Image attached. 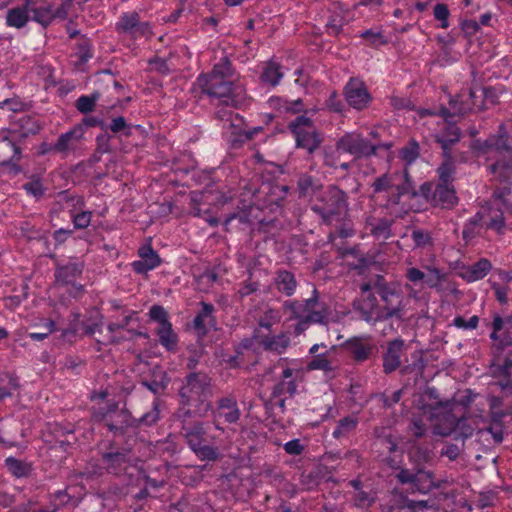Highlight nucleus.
Segmentation results:
<instances>
[{"mask_svg":"<svg viewBox=\"0 0 512 512\" xmlns=\"http://www.w3.org/2000/svg\"><path fill=\"white\" fill-rule=\"evenodd\" d=\"M209 380L205 375L191 374L187 378V383L181 388V398L192 407H195L194 413L199 416H205L211 409L208 401Z\"/></svg>","mask_w":512,"mask_h":512,"instance_id":"6","label":"nucleus"},{"mask_svg":"<svg viewBox=\"0 0 512 512\" xmlns=\"http://www.w3.org/2000/svg\"><path fill=\"white\" fill-rule=\"evenodd\" d=\"M126 127V121L123 117L114 118L110 124V129L113 132H120Z\"/></svg>","mask_w":512,"mask_h":512,"instance_id":"58","label":"nucleus"},{"mask_svg":"<svg viewBox=\"0 0 512 512\" xmlns=\"http://www.w3.org/2000/svg\"><path fill=\"white\" fill-rule=\"evenodd\" d=\"M495 295H496V298L498 301H500L501 303H505L506 300H507V292L504 288L502 287H496L495 288Z\"/></svg>","mask_w":512,"mask_h":512,"instance_id":"61","label":"nucleus"},{"mask_svg":"<svg viewBox=\"0 0 512 512\" xmlns=\"http://www.w3.org/2000/svg\"><path fill=\"white\" fill-rule=\"evenodd\" d=\"M73 217V223L76 228H86L91 222V212L84 211L75 214Z\"/></svg>","mask_w":512,"mask_h":512,"instance_id":"50","label":"nucleus"},{"mask_svg":"<svg viewBox=\"0 0 512 512\" xmlns=\"http://www.w3.org/2000/svg\"><path fill=\"white\" fill-rule=\"evenodd\" d=\"M442 454L448 457L450 460H454L459 455V448L456 445H448L443 451Z\"/></svg>","mask_w":512,"mask_h":512,"instance_id":"59","label":"nucleus"},{"mask_svg":"<svg viewBox=\"0 0 512 512\" xmlns=\"http://www.w3.org/2000/svg\"><path fill=\"white\" fill-rule=\"evenodd\" d=\"M397 478L403 484H410L413 491L420 493H427L433 487L432 475L422 470H419L415 474L408 470H401Z\"/></svg>","mask_w":512,"mask_h":512,"instance_id":"15","label":"nucleus"},{"mask_svg":"<svg viewBox=\"0 0 512 512\" xmlns=\"http://www.w3.org/2000/svg\"><path fill=\"white\" fill-rule=\"evenodd\" d=\"M330 368V362L324 354L318 355L308 364L309 370H329Z\"/></svg>","mask_w":512,"mask_h":512,"instance_id":"45","label":"nucleus"},{"mask_svg":"<svg viewBox=\"0 0 512 512\" xmlns=\"http://www.w3.org/2000/svg\"><path fill=\"white\" fill-rule=\"evenodd\" d=\"M226 124H229V127L233 129L232 133L236 134L239 137L245 136L246 138H250L256 131H258L260 129V128H257V129H255L254 132L248 131L244 127L243 118L241 116H239L238 114H233V113H230L229 118L225 120L224 125L226 126Z\"/></svg>","mask_w":512,"mask_h":512,"instance_id":"33","label":"nucleus"},{"mask_svg":"<svg viewBox=\"0 0 512 512\" xmlns=\"http://www.w3.org/2000/svg\"><path fill=\"white\" fill-rule=\"evenodd\" d=\"M412 239L416 246L426 247L432 245V237L429 232L423 230H414L412 232Z\"/></svg>","mask_w":512,"mask_h":512,"instance_id":"39","label":"nucleus"},{"mask_svg":"<svg viewBox=\"0 0 512 512\" xmlns=\"http://www.w3.org/2000/svg\"><path fill=\"white\" fill-rule=\"evenodd\" d=\"M478 321L479 319L477 316H472L468 320L462 317H456L453 322L457 328L475 329L478 325Z\"/></svg>","mask_w":512,"mask_h":512,"instance_id":"49","label":"nucleus"},{"mask_svg":"<svg viewBox=\"0 0 512 512\" xmlns=\"http://www.w3.org/2000/svg\"><path fill=\"white\" fill-rule=\"evenodd\" d=\"M139 22V16L136 12L124 14L117 24L119 31L133 35Z\"/></svg>","mask_w":512,"mask_h":512,"instance_id":"34","label":"nucleus"},{"mask_svg":"<svg viewBox=\"0 0 512 512\" xmlns=\"http://www.w3.org/2000/svg\"><path fill=\"white\" fill-rule=\"evenodd\" d=\"M380 301L374 296H367L360 305V310L367 322H376L398 315L402 309V296L387 287L380 289Z\"/></svg>","mask_w":512,"mask_h":512,"instance_id":"4","label":"nucleus"},{"mask_svg":"<svg viewBox=\"0 0 512 512\" xmlns=\"http://www.w3.org/2000/svg\"><path fill=\"white\" fill-rule=\"evenodd\" d=\"M5 464L15 476L21 477L25 474V467L17 459L9 457L5 460Z\"/></svg>","mask_w":512,"mask_h":512,"instance_id":"48","label":"nucleus"},{"mask_svg":"<svg viewBox=\"0 0 512 512\" xmlns=\"http://www.w3.org/2000/svg\"><path fill=\"white\" fill-rule=\"evenodd\" d=\"M167 384V376L162 370L154 372L153 380L143 382V385L146 386L153 393H158L160 390H163Z\"/></svg>","mask_w":512,"mask_h":512,"instance_id":"35","label":"nucleus"},{"mask_svg":"<svg viewBox=\"0 0 512 512\" xmlns=\"http://www.w3.org/2000/svg\"><path fill=\"white\" fill-rule=\"evenodd\" d=\"M428 274L425 273L418 268H409L406 273V277L410 282H425L429 287L434 288L437 287L442 281L443 275L440 270L432 267L426 268Z\"/></svg>","mask_w":512,"mask_h":512,"instance_id":"19","label":"nucleus"},{"mask_svg":"<svg viewBox=\"0 0 512 512\" xmlns=\"http://www.w3.org/2000/svg\"><path fill=\"white\" fill-rule=\"evenodd\" d=\"M284 449L288 454L298 455L302 452L303 446L298 439H293L284 445Z\"/></svg>","mask_w":512,"mask_h":512,"instance_id":"55","label":"nucleus"},{"mask_svg":"<svg viewBox=\"0 0 512 512\" xmlns=\"http://www.w3.org/2000/svg\"><path fill=\"white\" fill-rule=\"evenodd\" d=\"M79 131L80 130H72L65 134H62L55 145L56 150L64 151L68 149L70 141L75 137L76 133Z\"/></svg>","mask_w":512,"mask_h":512,"instance_id":"47","label":"nucleus"},{"mask_svg":"<svg viewBox=\"0 0 512 512\" xmlns=\"http://www.w3.org/2000/svg\"><path fill=\"white\" fill-rule=\"evenodd\" d=\"M24 189L28 194L34 197H39L43 194V186L39 180H34L25 184Z\"/></svg>","mask_w":512,"mask_h":512,"instance_id":"54","label":"nucleus"},{"mask_svg":"<svg viewBox=\"0 0 512 512\" xmlns=\"http://www.w3.org/2000/svg\"><path fill=\"white\" fill-rule=\"evenodd\" d=\"M240 413L234 400L225 398L219 402L215 418H223L225 422L234 423L239 419Z\"/></svg>","mask_w":512,"mask_h":512,"instance_id":"24","label":"nucleus"},{"mask_svg":"<svg viewBox=\"0 0 512 512\" xmlns=\"http://www.w3.org/2000/svg\"><path fill=\"white\" fill-rule=\"evenodd\" d=\"M403 345L402 340H394L389 344L383 364L386 372H392L399 367Z\"/></svg>","mask_w":512,"mask_h":512,"instance_id":"22","label":"nucleus"},{"mask_svg":"<svg viewBox=\"0 0 512 512\" xmlns=\"http://www.w3.org/2000/svg\"><path fill=\"white\" fill-rule=\"evenodd\" d=\"M257 288L254 284H249L245 287H243L241 290H240V294L242 296H245V295H249L251 292L255 291Z\"/></svg>","mask_w":512,"mask_h":512,"instance_id":"63","label":"nucleus"},{"mask_svg":"<svg viewBox=\"0 0 512 512\" xmlns=\"http://www.w3.org/2000/svg\"><path fill=\"white\" fill-rule=\"evenodd\" d=\"M182 10L181 9H178L176 10L175 12H173L167 21H170V22H176L178 20V18L180 17V14H181Z\"/></svg>","mask_w":512,"mask_h":512,"instance_id":"64","label":"nucleus"},{"mask_svg":"<svg viewBox=\"0 0 512 512\" xmlns=\"http://www.w3.org/2000/svg\"><path fill=\"white\" fill-rule=\"evenodd\" d=\"M282 77L283 72L281 71L280 65L272 61L267 63L261 74L262 82L272 87L278 85Z\"/></svg>","mask_w":512,"mask_h":512,"instance_id":"27","label":"nucleus"},{"mask_svg":"<svg viewBox=\"0 0 512 512\" xmlns=\"http://www.w3.org/2000/svg\"><path fill=\"white\" fill-rule=\"evenodd\" d=\"M289 127L298 147L307 150L309 153L319 147L321 140L309 118L300 116Z\"/></svg>","mask_w":512,"mask_h":512,"instance_id":"11","label":"nucleus"},{"mask_svg":"<svg viewBox=\"0 0 512 512\" xmlns=\"http://www.w3.org/2000/svg\"><path fill=\"white\" fill-rule=\"evenodd\" d=\"M360 36L366 39L372 45H380L385 42L383 35L380 32L373 30H366L362 32Z\"/></svg>","mask_w":512,"mask_h":512,"instance_id":"51","label":"nucleus"},{"mask_svg":"<svg viewBox=\"0 0 512 512\" xmlns=\"http://www.w3.org/2000/svg\"><path fill=\"white\" fill-rule=\"evenodd\" d=\"M213 306L208 303H202L201 312L194 319V327L200 334H204L208 326L213 327Z\"/></svg>","mask_w":512,"mask_h":512,"instance_id":"26","label":"nucleus"},{"mask_svg":"<svg viewBox=\"0 0 512 512\" xmlns=\"http://www.w3.org/2000/svg\"><path fill=\"white\" fill-rule=\"evenodd\" d=\"M474 94L475 92L470 89L467 95L461 94L451 99V112L446 108L440 110V115L444 118V131L437 134L436 139L442 145L444 151H446L450 145L457 142L460 136L459 128L455 124L450 123L448 118L452 115L462 114L470 110L472 108V98Z\"/></svg>","mask_w":512,"mask_h":512,"instance_id":"5","label":"nucleus"},{"mask_svg":"<svg viewBox=\"0 0 512 512\" xmlns=\"http://www.w3.org/2000/svg\"><path fill=\"white\" fill-rule=\"evenodd\" d=\"M440 183H450V179L454 173V168L451 162L447 161L439 167Z\"/></svg>","mask_w":512,"mask_h":512,"instance_id":"46","label":"nucleus"},{"mask_svg":"<svg viewBox=\"0 0 512 512\" xmlns=\"http://www.w3.org/2000/svg\"><path fill=\"white\" fill-rule=\"evenodd\" d=\"M157 334L159 336L161 345L164 346L168 351H172L176 348L178 339L177 335L172 329L171 323L158 326Z\"/></svg>","mask_w":512,"mask_h":512,"instance_id":"28","label":"nucleus"},{"mask_svg":"<svg viewBox=\"0 0 512 512\" xmlns=\"http://www.w3.org/2000/svg\"><path fill=\"white\" fill-rule=\"evenodd\" d=\"M238 74L231 67L227 58H222L214 65L210 74L197 78L198 86L208 95L217 98H229L237 86Z\"/></svg>","mask_w":512,"mask_h":512,"instance_id":"3","label":"nucleus"},{"mask_svg":"<svg viewBox=\"0 0 512 512\" xmlns=\"http://www.w3.org/2000/svg\"><path fill=\"white\" fill-rule=\"evenodd\" d=\"M323 201L322 206L314 205L312 209L320 214L324 221L332 223L346 214L347 204L341 190L335 187L329 188Z\"/></svg>","mask_w":512,"mask_h":512,"instance_id":"10","label":"nucleus"},{"mask_svg":"<svg viewBox=\"0 0 512 512\" xmlns=\"http://www.w3.org/2000/svg\"><path fill=\"white\" fill-rule=\"evenodd\" d=\"M434 17L441 21V28L446 29L449 26V10L445 4H436L434 7Z\"/></svg>","mask_w":512,"mask_h":512,"instance_id":"43","label":"nucleus"},{"mask_svg":"<svg viewBox=\"0 0 512 512\" xmlns=\"http://www.w3.org/2000/svg\"><path fill=\"white\" fill-rule=\"evenodd\" d=\"M70 5V1H65L57 7L48 3L39 4L36 7L30 8L31 19L46 27L56 19H64L67 16V9Z\"/></svg>","mask_w":512,"mask_h":512,"instance_id":"13","label":"nucleus"},{"mask_svg":"<svg viewBox=\"0 0 512 512\" xmlns=\"http://www.w3.org/2000/svg\"><path fill=\"white\" fill-rule=\"evenodd\" d=\"M371 349L369 346L362 343H355L352 345V354L357 360H364L368 357Z\"/></svg>","mask_w":512,"mask_h":512,"instance_id":"53","label":"nucleus"},{"mask_svg":"<svg viewBox=\"0 0 512 512\" xmlns=\"http://www.w3.org/2000/svg\"><path fill=\"white\" fill-rule=\"evenodd\" d=\"M17 387V381L14 377L4 375L0 377V399H4L12 394Z\"/></svg>","mask_w":512,"mask_h":512,"instance_id":"36","label":"nucleus"},{"mask_svg":"<svg viewBox=\"0 0 512 512\" xmlns=\"http://www.w3.org/2000/svg\"><path fill=\"white\" fill-rule=\"evenodd\" d=\"M280 320L279 313L274 310H269L265 313L264 318L260 322V326L266 329H270L275 323Z\"/></svg>","mask_w":512,"mask_h":512,"instance_id":"52","label":"nucleus"},{"mask_svg":"<svg viewBox=\"0 0 512 512\" xmlns=\"http://www.w3.org/2000/svg\"><path fill=\"white\" fill-rule=\"evenodd\" d=\"M290 338L286 333H281L277 336L266 338L262 341L265 349L275 351L277 353H283L289 346Z\"/></svg>","mask_w":512,"mask_h":512,"instance_id":"31","label":"nucleus"},{"mask_svg":"<svg viewBox=\"0 0 512 512\" xmlns=\"http://www.w3.org/2000/svg\"><path fill=\"white\" fill-rule=\"evenodd\" d=\"M347 103L357 110H362L370 104L372 98L365 84L358 79H351L345 87Z\"/></svg>","mask_w":512,"mask_h":512,"instance_id":"14","label":"nucleus"},{"mask_svg":"<svg viewBox=\"0 0 512 512\" xmlns=\"http://www.w3.org/2000/svg\"><path fill=\"white\" fill-rule=\"evenodd\" d=\"M376 146L365 140L361 134L351 132L339 139L337 153H349L355 157L367 156L375 152Z\"/></svg>","mask_w":512,"mask_h":512,"instance_id":"12","label":"nucleus"},{"mask_svg":"<svg viewBox=\"0 0 512 512\" xmlns=\"http://www.w3.org/2000/svg\"><path fill=\"white\" fill-rule=\"evenodd\" d=\"M491 268V262L485 258H482L473 265L463 266L459 270V276L465 281L472 283L483 279L491 270Z\"/></svg>","mask_w":512,"mask_h":512,"instance_id":"18","label":"nucleus"},{"mask_svg":"<svg viewBox=\"0 0 512 512\" xmlns=\"http://www.w3.org/2000/svg\"><path fill=\"white\" fill-rule=\"evenodd\" d=\"M356 425H357V421L354 418L346 417L339 422L338 426L336 427V429L333 432V435L335 437H340L344 433L355 428Z\"/></svg>","mask_w":512,"mask_h":512,"instance_id":"42","label":"nucleus"},{"mask_svg":"<svg viewBox=\"0 0 512 512\" xmlns=\"http://www.w3.org/2000/svg\"><path fill=\"white\" fill-rule=\"evenodd\" d=\"M294 370L286 368L282 373V380L276 387V393L294 395L296 392V384L293 379Z\"/></svg>","mask_w":512,"mask_h":512,"instance_id":"32","label":"nucleus"},{"mask_svg":"<svg viewBox=\"0 0 512 512\" xmlns=\"http://www.w3.org/2000/svg\"><path fill=\"white\" fill-rule=\"evenodd\" d=\"M371 233L378 239H388L391 236L390 223L386 220H380L378 223H370Z\"/></svg>","mask_w":512,"mask_h":512,"instance_id":"37","label":"nucleus"},{"mask_svg":"<svg viewBox=\"0 0 512 512\" xmlns=\"http://www.w3.org/2000/svg\"><path fill=\"white\" fill-rule=\"evenodd\" d=\"M188 443L190 448L202 460H215L218 457L217 449L204 444L194 433L188 434Z\"/></svg>","mask_w":512,"mask_h":512,"instance_id":"23","label":"nucleus"},{"mask_svg":"<svg viewBox=\"0 0 512 512\" xmlns=\"http://www.w3.org/2000/svg\"><path fill=\"white\" fill-rule=\"evenodd\" d=\"M349 17L346 14L343 15H337L335 17H332L328 23L327 27L330 30L332 34H338L340 30L342 29L343 25L349 21Z\"/></svg>","mask_w":512,"mask_h":512,"instance_id":"40","label":"nucleus"},{"mask_svg":"<svg viewBox=\"0 0 512 512\" xmlns=\"http://www.w3.org/2000/svg\"><path fill=\"white\" fill-rule=\"evenodd\" d=\"M419 155L418 144L411 142L407 147L403 148L400 152L401 158L407 163L411 164L414 162Z\"/></svg>","mask_w":512,"mask_h":512,"instance_id":"38","label":"nucleus"},{"mask_svg":"<svg viewBox=\"0 0 512 512\" xmlns=\"http://www.w3.org/2000/svg\"><path fill=\"white\" fill-rule=\"evenodd\" d=\"M374 190L381 192L384 190H391L393 199L390 200L392 204H398L402 197H416L417 194L412 192L411 183L407 177V171L403 174H387L378 178L374 184Z\"/></svg>","mask_w":512,"mask_h":512,"instance_id":"9","label":"nucleus"},{"mask_svg":"<svg viewBox=\"0 0 512 512\" xmlns=\"http://www.w3.org/2000/svg\"><path fill=\"white\" fill-rule=\"evenodd\" d=\"M152 34V31H151V27L149 25V23H140L138 22L136 28H135V31L133 33V37H140V36H145V37H148Z\"/></svg>","mask_w":512,"mask_h":512,"instance_id":"57","label":"nucleus"},{"mask_svg":"<svg viewBox=\"0 0 512 512\" xmlns=\"http://www.w3.org/2000/svg\"><path fill=\"white\" fill-rule=\"evenodd\" d=\"M138 254L140 259L132 263V267L137 273L151 271L161 263L159 255L150 245L140 247Z\"/></svg>","mask_w":512,"mask_h":512,"instance_id":"16","label":"nucleus"},{"mask_svg":"<svg viewBox=\"0 0 512 512\" xmlns=\"http://www.w3.org/2000/svg\"><path fill=\"white\" fill-rule=\"evenodd\" d=\"M435 205L443 208H451L457 202L455 190L450 183H439L433 195Z\"/></svg>","mask_w":512,"mask_h":512,"instance_id":"20","label":"nucleus"},{"mask_svg":"<svg viewBox=\"0 0 512 512\" xmlns=\"http://www.w3.org/2000/svg\"><path fill=\"white\" fill-rule=\"evenodd\" d=\"M275 284L279 291H282L287 296H291L296 289V280L288 271H280L276 277Z\"/></svg>","mask_w":512,"mask_h":512,"instance_id":"30","label":"nucleus"},{"mask_svg":"<svg viewBox=\"0 0 512 512\" xmlns=\"http://www.w3.org/2000/svg\"><path fill=\"white\" fill-rule=\"evenodd\" d=\"M159 418V408L156 403L153 405L152 411L146 413L142 416L141 421L146 425H151L155 423Z\"/></svg>","mask_w":512,"mask_h":512,"instance_id":"56","label":"nucleus"},{"mask_svg":"<svg viewBox=\"0 0 512 512\" xmlns=\"http://www.w3.org/2000/svg\"><path fill=\"white\" fill-rule=\"evenodd\" d=\"M82 267L79 264L71 263L65 266L58 267L56 270V281L62 284L70 283L75 277L80 275Z\"/></svg>","mask_w":512,"mask_h":512,"instance_id":"29","label":"nucleus"},{"mask_svg":"<svg viewBox=\"0 0 512 512\" xmlns=\"http://www.w3.org/2000/svg\"><path fill=\"white\" fill-rule=\"evenodd\" d=\"M504 134L491 136L484 142L476 141L473 151L478 159L483 158L485 162L496 159V162L489 166L490 172L496 175L501 181L512 185V149L507 146Z\"/></svg>","mask_w":512,"mask_h":512,"instance_id":"2","label":"nucleus"},{"mask_svg":"<svg viewBox=\"0 0 512 512\" xmlns=\"http://www.w3.org/2000/svg\"><path fill=\"white\" fill-rule=\"evenodd\" d=\"M29 337L34 341H42L48 337V333H30Z\"/></svg>","mask_w":512,"mask_h":512,"instance_id":"62","label":"nucleus"},{"mask_svg":"<svg viewBox=\"0 0 512 512\" xmlns=\"http://www.w3.org/2000/svg\"><path fill=\"white\" fill-rule=\"evenodd\" d=\"M150 317L152 320L156 321L159 326H163V324H169L170 322L167 320V313L163 307L154 305L150 309Z\"/></svg>","mask_w":512,"mask_h":512,"instance_id":"44","label":"nucleus"},{"mask_svg":"<svg viewBox=\"0 0 512 512\" xmlns=\"http://www.w3.org/2000/svg\"><path fill=\"white\" fill-rule=\"evenodd\" d=\"M31 10L28 4L23 7L12 8L7 12L6 22L10 27L22 28L31 19Z\"/></svg>","mask_w":512,"mask_h":512,"instance_id":"25","label":"nucleus"},{"mask_svg":"<svg viewBox=\"0 0 512 512\" xmlns=\"http://www.w3.org/2000/svg\"><path fill=\"white\" fill-rule=\"evenodd\" d=\"M491 372L499 378L498 384L501 389H512V360L506 359L502 365L493 362Z\"/></svg>","mask_w":512,"mask_h":512,"instance_id":"21","label":"nucleus"},{"mask_svg":"<svg viewBox=\"0 0 512 512\" xmlns=\"http://www.w3.org/2000/svg\"><path fill=\"white\" fill-rule=\"evenodd\" d=\"M285 307L289 309L298 323L295 326V334L304 332L311 323H323L327 317V312L314 298L307 299L304 302H291Z\"/></svg>","mask_w":512,"mask_h":512,"instance_id":"7","label":"nucleus"},{"mask_svg":"<svg viewBox=\"0 0 512 512\" xmlns=\"http://www.w3.org/2000/svg\"><path fill=\"white\" fill-rule=\"evenodd\" d=\"M413 431H414L415 436H417V437H420L424 434L425 427H424V424L422 423V419H420V420L414 419L413 420Z\"/></svg>","mask_w":512,"mask_h":512,"instance_id":"60","label":"nucleus"},{"mask_svg":"<svg viewBox=\"0 0 512 512\" xmlns=\"http://www.w3.org/2000/svg\"><path fill=\"white\" fill-rule=\"evenodd\" d=\"M97 96H81L76 103L77 109L82 113L91 112L97 101Z\"/></svg>","mask_w":512,"mask_h":512,"instance_id":"41","label":"nucleus"},{"mask_svg":"<svg viewBox=\"0 0 512 512\" xmlns=\"http://www.w3.org/2000/svg\"><path fill=\"white\" fill-rule=\"evenodd\" d=\"M490 338L500 346L512 345V318L496 316L492 323Z\"/></svg>","mask_w":512,"mask_h":512,"instance_id":"17","label":"nucleus"},{"mask_svg":"<svg viewBox=\"0 0 512 512\" xmlns=\"http://www.w3.org/2000/svg\"><path fill=\"white\" fill-rule=\"evenodd\" d=\"M454 405L449 403L434 402L422 404L420 410L432 425L435 435L448 436L455 434V438H467L472 435L474 428L471 418H457L454 413Z\"/></svg>","mask_w":512,"mask_h":512,"instance_id":"1","label":"nucleus"},{"mask_svg":"<svg viewBox=\"0 0 512 512\" xmlns=\"http://www.w3.org/2000/svg\"><path fill=\"white\" fill-rule=\"evenodd\" d=\"M507 209V203L503 199V194L495 192L490 205L478 212L474 218L471 219L470 224L475 225L480 223L481 226L500 232L504 226L503 216Z\"/></svg>","mask_w":512,"mask_h":512,"instance_id":"8","label":"nucleus"}]
</instances>
